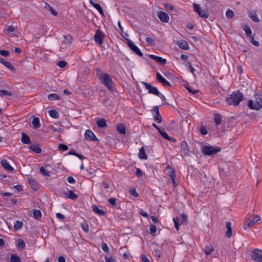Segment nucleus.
<instances>
[{"label": "nucleus", "instance_id": "1", "mask_svg": "<svg viewBox=\"0 0 262 262\" xmlns=\"http://www.w3.org/2000/svg\"><path fill=\"white\" fill-rule=\"evenodd\" d=\"M98 72L97 76L101 83L105 85L108 90L112 91L113 82L111 76L107 73H103L99 69L98 70Z\"/></svg>", "mask_w": 262, "mask_h": 262}, {"label": "nucleus", "instance_id": "2", "mask_svg": "<svg viewBox=\"0 0 262 262\" xmlns=\"http://www.w3.org/2000/svg\"><path fill=\"white\" fill-rule=\"evenodd\" d=\"M243 95L242 93L237 92L232 93L226 98V102L229 105L236 106L243 100Z\"/></svg>", "mask_w": 262, "mask_h": 262}, {"label": "nucleus", "instance_id": "3", "mask_svg": "<svg viewBox=\"0 0 262 262\" xmlns=\"http://www.w3.org/2000/svg\"><path fill=\"white\" fill-rule=\"evenodd\" d=\"M255 102L253 100H249L248 102V106L249 108L254 110H259L262 108V94L255 95Z\"/></svg>", "mask_w": 262, "mask_h": 262}, {"label": "nucleus", "instance_id": "4", "mask_svg": "<svg viewBox=\"0 0 262 262\" xmlns=\"http://www.w3.org/2000/svg\"><path fill=\"white\" fill-rule=\"evenodd\" d=\"M221 148L211 145H202L201 151L206 156H212L221 151Z\"/></svg>", "mask_w": 262, "mask_h": 262}, {"label": "nucleus", "instance_id": "5", "mask_svg": "<svg viewBox=\"0 0 262 262\" xmlns=\"http://www.w3.org/2000/svg\"><path fill=\"white\" fill-rule=\"evenodd\" d=\"M193 9L199 15L204 18H207L209 16L208 13L204 9L202 8L199 5L193 3Z\"/></svg>", "mask_w": 262, "mask_h": 262}, {"label": "nucleus", "instance_id": "6", "mask_svg": "<svg viewBox=\"0 0 262 262\" xmlns=\"http://www.w3.org/2000/svg\"><path fill=\"white\" fill-rule=\"evenodd\" d=\"M251 258L255 262H262V250L254 249L251 254Z\"/></svg>", "mask_w": 262, "mask_h": 262}, {"label": "nucleus", "instance_id": "7", "mask_svg": "<svg viewBox=\"0 0 262 262\" xmlns=\"http://www.w3.org/2000/svg\"><path fill=\"white\" fill-rule=\"evenodd\" d=\"M127 44L130 50L140 57H143V54L139 48L130 39L127 40Z\"/></svg>", "mask_w": 262, "mask_h": 262}, {"label": "nucleus", "instance_id": "8", "mask_svg": "<svg viewBox=\"0 0 262 262\" xmlns=\"http://www.w3.org/2000/svg\"><path fill=\"white\" fill-rule=\"evenodd\" d=\"M142 84L144 86L146 89L148 90V93L156 96L159 95L160 92L156 87L152 86L150 84L145 82H142Z\"/></svg>", "mask_w": 262, "mask_h": 262}, {"label": "nucleus", "instance_id": "9", "mask_svg": "<svg viewBox=\"0 0 262 262\" xmlns=\"http://www.w3.org/2000/svg\"><path fill=\"white\" fill-rule=\"evenodd\" d=\"M104 34L102 31L100 30H97L94 36V40L96 43L100 45L103 41Z\"/></svg>", "mask_w": 262, "mask_h": 262}, {"label": "nucleus", "instance_id": "10", "mask_svg": "<svg viewBox=\"0 0 262 262\" xmlns=\"http://www.w3.org/2000/svg\"><path fill=\"white\" fill-rule=\"evenodd\" d=\"M63 195L65 198L72 200H75L78 198V195L70 190H68L67 191H64L63 192Z\"/></svg>", "mask_w": 262, "mask_h": 262}, {"label": "nucleus", "instance_id": "11", "mask_svg": "<svg viewBox=\"0 0 262 262\" xmlns=\"http://www.w3.org/2000/svg\"><path fill=\"white\" fill-rule=\"evenodd\" d=\"M85 138L91 141L98 140L94 133L90 129H87L84 134Z\"/></svg>", "mask_w": 262, "mask_h": 262}, {"label": "nucleus", "instance_id": "12", "mask_svg": "<svg viewBox=\"0 0 262 262\" xmlns=\"http://www.w3.org/2000/svg\"><path fill=\"white\" fill-rule=\"evenodd\" d=\"M181 147L182 152L184 155L190 156V150L189 149L188 145L186 141H184L181 142Z\"/></svg>", "mask_w": 262, "mask_h": 262}, {"label": "nucleus", "instance_id": "13", "mask_svg": "<svg viewBox=\"0 0 262 262\" xmlns=\"http://www.w3.org/2000/svg\"><path fill=\"white\" fill-rule=\"evenodd\" d=\"M157 79L164 86H170V83L165 79L159 73L156 75Z\"/></svg>", "mask_w": 262, "mask_h": 262}, {"label": "nucleus", "instance_id": "14", "mask_svg": "<svg viewBox=\"0 0 262 262\" xmlns=\"http://www.w3.org/2000/svg\"><path fill=\"white\" fill-rule=\"evenodd\" d=\"M149 58L155 60L157 62L160 63L161 64H164L166 63V59L162 58L161 57H159L157 56H156L155 55H149L148 56Z\"/></svg>", "mask_w": 262, "mask_h": 262}, {"label": "nucleus", "instance_id": "15", "mask_svg": "<svg viewBox=\"0 0 262 262\" xmlns=\"http://www.w3.org/2000/svg\"><path fill=\"white\" fill-rule=\"evenodd\" d=\"M255 224L254 221H252V217L249 216L245 221L243 225V228L245 230H247L251 226H253Z\"/></svg>", "mask_w": 262, "mask_h": 262}, {"label": "nucleus", "instance_id": "16", "mask_svg": "<svg viewBox=\"0 0 262 262\" xmlns=\"http://www.w3.org/2000/svg\"><path fill=\"white\" fill-rule=\"evenodd\" d=\"M157 16L160 20L163 23H167L169 21V17L168 15L163 11L159 12Z\"/></svg>", "mask_w": 262, "mask_h": 262}, {"label": "nucleus", "instance_id": "17", "mask_svg": "<svg viewBox=\"0 0 262 262\" xmlns=\"http://www.w3.org/2000/svg\"><path fill=\"white\" fill-rule=\"evenodd\" d=\"M0 63L5 65L7 68L10 69L12 72L14 73L15 72L14 67L9 62L6 61L2 57L0 58Z\"/></svg>", "mask_w": 262, "mask_h": 262}, {"label": "nucleus", "instance_id": "18", "mask_svg": "<svg viewBox=\"0 0 262 262\" xmlns=\"http://www.w3.org/2000/svg\"><path fill=\"white\" fill-rule=\"evenodd\" d=\"M248 16L255 23H258L259 21V19L257 15L256 12L255 11H249L248 12Z\"/></svg>", "mask_w": 262, "mask_h": 262}, {"label": "nucleus", "instance_id": "19", "mask_svg": "<svg viewBox=\"0 0 262 262\" xmlns=\"http://www.w3.org/2000/svg\"><path fill=\"white\" fill-rule=\"evenodd\" d=\"M226 227L227 228L226 236L228 238H230L232 236L231 223L230 222H226Z\"/></svg>", "mask_w": 262, "mask_h": 262}, {"label": "nucleus", "instance_id": "20", "mask_svg": "<svg viewBox=\"0 0 262 262\" xmlns=\"http://www.w3.org/2000/svg\"><path fill=\"white\" fill-rule=\"evenodd\" d=\"M1 163L3 167L7 170L10 171L13 170V168L10 165L7 160H2Z\"/></svg>", "mask_w": 262, "mask_h": 262}, {"label": "nucleus", "instance_id": "21", "mask_svg": "<svg viewBox=\"0 0 262 262\" xmlns=\"http://www.w3.org/2000/svg\"><path fill=\"white\" fill-rule=\"evenodd\" d=\"M89 2H90V3L91 4V5L93 7H94L96 9H97L98 10V11L99 12L100 14H103V9L101 8V7L100 6V5H99V4H98L97 3H95L92 0H90Z\"/></svg>", "mask_w": 262, "mask_h": 262}, {"label": "nucleus", "instance_id": "22", "mask_svg": "<svg viewBox=\"0 0 262 262\" xmlns=\"http://www.w3.org/2000/svg\"><path fill=\"white\" fill-rule=\"evenodd\" d=\"M21 141L24 144H29L31 143L30 137L25 133L21 134Z\"/></svg>", "mask_w": 262, "mask_h": 262}, {"label": "nucleus", "instance_id": "23", "mask_svg": "<svg viewBox=\"0 0 262 262\" xmlns=\"http://www.w3.org/2000/svg\"><path fill=\"white\" fill-rule=\"evenodd\" d=\"M96 123L97 125L101 128H104L107 126L106 121L104 119H97Z\"/></svg>", "mask_w": 262, "mask_h": 262}, {"label": "nucleus", "instance_id": "24", "mask_svg": "<svg viewBox=\"0 0 262 262\" xmlns=\"http://www.w3.org/2000/svg\"><path fill=\"white\" fill-rule=\"evenodd\" d=\"M32 125L34 129H38L40 126L39 119L38 117H35L32 120Z\"/></svg>", "mask_w": 262, "mask_h": 262}, {"label": "nucleus", "instance_id": "25", "mask_svg": "<svg viewBox=\"0 0 262 262\" xmlns=\"http://www.w3.org/2000/svg\"><path fill=\"white\" fill-rule=\"evenodd\" d=\"M29 148L36 154H40L42 151L41 148L36 145H31L29 146Z\"/></svg>", "mask_w": 262, "mask_h": 262}, {"label": "nucleus", "instance_id": "26", "mask_svg": "<svg viewBox=\"0 0 262 262\" xmlns=\"http://www.w3.org/2000/svg\"><path fill=\"white\" fill-rule=\"evenodd\" d=\"M138 157L141 159H146L147 158L144 148L143 147L140 149V151L138 154Z\"/></svg>", "mask_w": 262, "mask_h": 262}, {"label": "nucleus", "instance_id": "27", "mask_svg": "<svg viewBox=\"0 0 262 262\" xmlns=\"http://www.w3.org/2000/svg\"><path fill=\"white\" fill-rule=\"evenodd\" d=\"M93 210L99 215L103 216L105 214L103 210L100 209L99 207L96 205L93 206Z\"/></svg>", "mask_w": 262, "mask_h": 262}, {"label": "nucleus", "instance_id": "28", "mask_svg": "<svg viewBox=\"0 0 262 262\" xmlns=\"http://www.w3.org/2000/svg\"><path fill=\"white\" fill-rule=\"evenodd\" d=\"M243 30L245 31L246 35L248 37H251L252 35V31L248 25H245L243 27Z\"/></svg>", "mask_w": 262, "mask_h": 262}, {"label": "nucleus", "instance_id": "29", "mask_svg": "<svg viewBox=\"0 0 262 262\" xmlns=\"http://www.w3.org/2000/svg\"><path fill=\"white\" fill-rule=\"evenodd\" d=\"M117 129L118 132L121 134H125L126 133V129L124 125L122 124H120L117 126Z\"/></svg>", "mask_w": 262, "mask_h": 262}, {"label": "nucleus", "instance_id": "30", "mask_svg": "<svg viewBox=\"0 0 262 262\" xmlns=\"http://www.w3.org/2000/svg\"><path fill=\"white\" fill-rule=\"evenodd\" d=\"M12 94L11 92L4 90H0V96L1 97H5L7 96H12Z\"/></svg>", "mask_w": 262, "mask_h": 262}, {"label": "nucleus", "instance_id": "31", "mask_svg": "<svg viewBox=\"0 0 262 262\" xmlns=\"http://www.w3.org/2000/svg\"><path fill=\"white\" fill-rule=\"evenodd\" d=\"M159 133L161 135L162 137H163L164 139H165L167 140H169L170 141L174 140L173 139H172V138H170L168 136V135L166 132H164V130H163L162 129L161 130H160Z\"/></svg>", "mask_w": 262, "mask_h": 262}, {"label": "nucleus", "instance_id": "32", "mask_svg": "<svg viewBox=\"0 0 262 262\" xmlns=\"http://www.w3.org/2000/svg\"><path fill=\"white\" fill-rule=\"evenodd\" d=\"M179 46L180 48L184 50L189 49V45L187 41H182L179 43Z\"/></svg>", "mask_w": 262, "mask_h": 262}, {"label": "nucleus", "instance_id": "33", "mask_svg": "<svg viewBox=\"0 0 262 262\" xmlns=\"http://www.w3.org/2000/svg\"><path fill=\"white\" fill-rule=\"evenodd\" d=\"M48 98L50 100H56L60 99V96L57 94H50L48 96Z\"/></svg>", "mask_w": 262, "mask_h": 262}, {"label": "nucleus", "instance_id": "34", "mask_svg": "<svg viewBox=\"0 0 262 262\" xmlns=\"http://www.w3.org/2000/svg\"><path fill=\"white\" fill-rule=\"evenodd\" d=\"M45 8L47 9H49L51 11V13L54 16L57 15V12L48 3H45Z\"/></svg>", "mask_w": 262, "mask_h": 262}, {"label": "nucleus", "instance_id": "35", "mask_svg": "<svg viewBox=\"0 0 262 262\" xmlns=\"http://www.w3.org/2000/svg\"><path fill=\"white\" fill-rule=\"evenodd\" d=\"M49 115L53 118L57 119L59 117L58 113L54 110H50L49 111Z\"/></svg>", "mask_w": 262, "mask_h": 262}, {"label": "nucleus", "instance_id": "36", "mask_svg": "<svg viewBox=\"0 0 262 262\" xmlns=\"http://www.w3.org/2000/svg\"><path fill=\"white\" fill-rule=\"evenodd\" d=\"M167 174L168 175L170 178L171 177H175V172L173 169L170 167H168L167 168Z\"/></svg>", "mask_w": 262, "mask_h": 262}, {"label": "nucleus", "instance_id": "37", "mask_svg": "<svg viewBox=\"0 0 262 262\" xmlns=\"http://www.w3.org/2000/svg\"><path fill=\"white\" fill-rule=\"evenodd\" d=\"M10 261L11 262H21L20 259L16 255L12 254L10 257Z\"/></svg>", "mask_w": 262, "mask_h": 262}, {"label": "nucleus", "instance_id": "38", "mask_svg": "<svg viewBox=\"0 0 262 262\" xmlns=\"http://www.w3.org/2000/svg\"><path fill=\"white\" fill-rule=\"evenodd\" d=\"M213 251V249L209 246H205L204 252L206 255L210 254Z\"/></svg>", "mask_w": 262, "mask_h": 262}, {"label": "nucleus", "instance_id": "39", "mask_svg": "<svg viewBox=\"0 0 262 262\" xmlns=\"http://www.w3.org/2000/svg\"><path fill=\"white\" fill-rule=\"evenodd\" d=\"M23 226L22 222L17 221L14 222V227L16 230L20 229Z\"/></svg>", "mask_w": 262, "mask_h": 262}, {"label": "nucleus", "instance_id": "40", "mask_svg": "<svg viewBox=\"0 0 262 262\" xmlns=\"http://www.w3.org/2000/svg\"><path fill=\"white\" fill-rule=\"evenodd\" d=\"M33 216L36 219H39L41 217V212L39 210H34L33 211Z\"/></svg>", "mask_w": 262, "mask_h": 262}, {"label": "nucleus", "instance_id": "41", "mask_svg": "<svg viewBox=\"0 0 262 262\" xmlns=\"http://www.w3.org/2000/svg\"><path fill=\"white\" fill-rule=\"evenodd\" d=\"M234 15V12L231 10H228L226 11V16L228 18H232Z\"/></svg>", "mask_w": 262, "mask_h": 262}, {"label": "nucleus", "instance_id": "42", "mask_svg": "<svg viewBox=\"0 0 262 262\" xmlns=\"http://www.w3.org/2000/svg\"><path fill=\"white\" fill-rule=\"evenodd\" d=\"M40 172L44 176L50 177V175L48 172L44 168L43 166H41L39 168Z\"/></svg>", "mask_w": 262, "mask_h": 262}, {"label": "nucleus", "instance_id": "43", "mask_svg": "<svg viewBox=\"0 0 262 262\" xmlns=\"http://www.w3.org/2000/svg\"><path fill=\"white\" fill-rule=\"evenodd\" d=\"M146 41L147 44L149 46H154L155 45V40L151 37H147L146 38Z\"/></svg>", "mask_w": 262, "mask_h": 262}, {"label": "nucleus", "instance_id": "44", "mask_svg": "<svg viewBox=\"0 0 262 262\" xmlns=\"http://www.w3.org/2000/svg\"><path fill=\"white\" fill-rule=\"evenodd\" d=\"M17 246L21 249H24L25 248V243L22 239L18 240Z\"/></svg>", "mask_w": 262, "mask_h": 262}, {"label": "nucleus", "instance_id": "45", "mask_svg": "<svg viewBox=\"0 0 262 262\" xmlns=\"http://www.w3.org/2000/svg\"><path fill=\"white\" fill-rule=\"evenodd\" d=\"M150 233L151 234H155L157 231V227L154 225H151L149 227Z\"/></svg>", "mask_w": 262, "mask_h": 262}, {"label": "nucleus", "instance_id": "46", "mask_svg": "<svg viewBox=\"0 0 262 262\" xmlns=\"http://www.w3.org/2000/svg\"><path fill=\"white\" fill-rule=\"evenodd\" d=\"M81 228L83 229V230L85 232H88L89 231V226L86 223H82L81 225Z\"/></svg>", "mask_w": 262, "mask_h": 262}, {"label": "nucleus", "instance_id": "47", "mask_svg": "<svg viewBox=\"0 0 262 262\" xmlns=\"http://www.w3.org/2000/svg\"><path fill=\"white\" fill-rule=\"evenodd\" d=\"M153 253L155 256H157L159 258L161 257V251L157 248H156L155 249H154Z\"/></svg>", "mask_w": 262, "mask_h": 262}, {"label": "nucleus", "instance_id": "48", "mask_svg": "<svg viewBox=\"0 0 262 262\" xmlns=\"http://www.w3.org/2000/svg\"><path fill=\"white\" fill-rule=\"evenodd\" d=\"M68 147L66 145L60 144L58 145V149L62 151H64L68 149Z\"/></svg>", "mask_w": 262, "mask_h": 262}, {"label": "nucleus", "instance_id": "49", "mask_svg": "<svg viewBox=\"0 0 262 262\" xmlns=\"http://www.w3.org/2000/svg\"><path fill=\"white\" fill-rule=\"evenodd\" d=\"M250 216L252 217V221L255 223L260 220V217L258 215H251Z\"/></svg>", "mask_w": 262, "mask_h": 262}, {"label": "nucleus", "instance_id": "50", "mask_svg": "<svg viewBox=\"0 0 262 262\" xmlns=\"http://www.w3.org/2000/svg\"><path fill=\"white\" fill-rule=\"evenodd\" d=\"M155 120L158 123H160L162 121V117L160 113L156 114V116L155 117Z\"/></svg>", "mask_w": 262, "mask_h": 262}, {"label": "nucleus", "instance_id": "51", "mask_svg": "<svg viewBox=\"0 0 262 262\" xmlns=\"http://www.w3.org/2000/svg\"><path fill=\"white\" fill-rule=\"evenodd\" d=\"M179 219L178 217L173 219V221L174 223L175 227L177 230H179Z\"/></svg>", "mask_w": 262, "mask_h": 262}, {"label": "nucleus", "instance_id": "52", "mask_svg": "<svg viewBox=\"0 0 262 262\" xmlns=\"http://www.w3.org/2000/svg\"><path fill=\"white\" fill-rule=\"evenodd\" d=\"M102 249L106 253H108L110 251L109 248L106 243H103L102 244Z\"/></svg>", "mask_w": 262, "mask_h": 262}, {"label": "nucleus", "instance_id": "53", "mask_svg": "<svg viewBox=\"0 0 262 262\" xmlns=\"http://www.w3.org/2000/svg\"><path fill=\"white\" fill-rule=\"evenodd\" d=\"M216 124L219 125L221 122V118L219 115H216L214 118Z\"/></svg>", "mask_w": 262, "mask_h": 262}, {"label": "nucleus", "instance_id": "54", "mask_svg": "<svg viewBox=\"0 0 262 262\" xmlns=\"http://www.w3.org/2000/svg\"><path fill=\"white\" fill-rule=\"evenodd\" d=\"M9 52L7 50H0V54L5 57H8L9 55Z\"/></svg>", "mask_w": 262, "mask_h": 262}, {"label": "nucleus", "instance_id": "55", "mask_svg": "<svg viewBox=\"0 0 262 262\" xmlns=\"http://www.w3.org/2000/svg\"><path fill=\"white\" fill-rule=\"evenodd\" d=\"M200 132L203 135H205L208 133L207 129L205 127H201L200 129Z\"/></svg>", "mask_w": 262, "mask_h": 262}, {"label": "nucleus", "instance_id": "56", "mask_svg": "<svg viewBox=\"0 0 262 262\" xmlns=\"http://www.w3.org/2000/svg\"><path fill=\"white\" fill-rule=\"evenodd\" d=\"M250 41L255 46H258L259 45L258 41L255 40L254 37L252 36L250 37Z\"/></svg>", "mask_w": 262, "mask_h": 262}, {"label": "nucleus", "instance_id": "57", "mask_svg": "<svg viewBox=\"0 0 262 262\" xmlns=\"http://www.w3.org/2000/svg\"><path fill=\"white\" fill-rule=\"evenodd\" d=\"M57 64L60 68H64L66 66L67 62L64 60H61L58 62Z\"/></svg>", "mask_w": 262, "mask_h": 262}, {"label": "nucleus", "instance_id": "58", "mask_svg": "<svg viewBox=\"0 0 262 262\" xmlns=\"http://www.w3.org/2000/svg\"><path fill=\"white\" fill-rule=\"evenodd\" d=\"M141 259L142 262H150L149 259L145 254H142L141 255Z\"/></svg>", "mask_w": 262, "mask_h": 262}, {"label": "nucleus", "instance_id": "59", "mask_svg": "<svg viewBox=\"0 0 262 262\" xmlns=\"http://www.w3.org/2000/svg\"><path fill=\"white\" fill-rule=\"evenodd\" d=\"M164 7L165 8H166L167 9H168V10H173L174 9V7L171 5V4H165L164 5Z\"/></svg>", "mask_w": 262, "mask_h": 262}, {"label": "nucleus", "instance_id": "60", "mask_svg": "<svg viewBox=\"0 0 262 262\" xmlns=\"http://www.w3.org/2000/svg\"><path fill=\"white\" fill-rule=\"evenodd\" d=\"M105 260L106 262H115V259L111 256H105Z\"/></svg>", "mask_w": 262, "mask_h": 262}, {"label": "nucleus", "instance_id": "61", "mask_svg": "<svg viewBox=\"0 0 262 262\" xmlns=\"http://www.w3.org/2000/svg\"><path fill=\"white\" fill-rule=\"evenodd\" d=\"M143 174L142 170L139 168H137L136 169V175L138 177H141Z\"/></svg>", "mask_w": 262, "mask_h": 262}, {"label": "nucleus", "instance_id": "62", "mask_svg": "<svg viewBox=\"0 0 262 262\" xmlns=\"http://www.w3.org/2000/svg\"><path fill=\"white\" fill-rule=\"evenodd\" d=\"M109 203L111 204L112 206L116 205V199L115 198H110L108 200Z\"/></svg>", "mask_w": 262, "mask_h": 262}, {"label": "nucleus", "instance_id": "63", "mask_svg": "<svg viewBox=\"0 0 262 262\" xmlns=\"http://www.w3.org/2000/svg\"><path fill=\"white\" fill-rule=\"evenodd\" d=\"M7 31L9 34H11L14 31V28L13 26H10L7 29Z\"/></svg>", "mask_w": 262, "mask_h": 262}, {"label": "nucleus", "instance_id": "64", "mask_svg": "<svg viewBox=\"0 0 262 262\" xmlns=\"http://www.w3.org/2000/svg\"><path fill=\"white\" fill-rule=\"evenodd\" d=\"M130 193L132 195H133L135 197H137L138 196V194L136 192V189L135 188L130 189Z\"/></svg>", "mask_w": 262, "mask_h": 262}]
</instances>
